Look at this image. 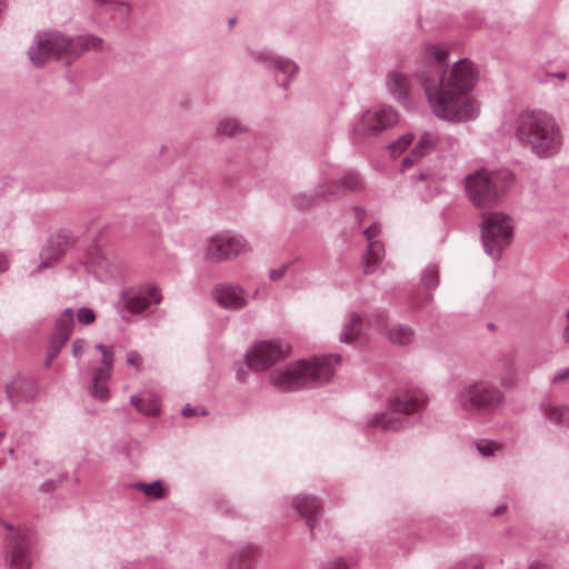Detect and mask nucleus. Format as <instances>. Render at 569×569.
I'll return each instance as SVG.
<instances>
[{"label": "nucleus", "instance_id": "nucleus-34", "mask_svg": "<svg viewBox=\"0 0 569 569\" xmlns=\"http://www.w3.org/2000/svg\"><path fill=\"white\" fill-rule=\"evenodd\" d=\"M26 382L20 378H14L6 386V396L11 407L14 408L19 401L18 391L23 388Z\"/></svg>", "mask_w": 569, "mask_h": 569}, {"label": "nucleus", "instance_id": "nucleus-33", "mask_svg": "<svg viewBox=\"0 0 569 569\" xmlns=\"http://www.w3.org/2000/svg\"><path fill=\"white\" fill-rule=\"evenodd\" d=\"M415 140L412 133L402 134L397 141L392 142L388 149L392 157L401 154Z\"/></svg>", "mask_w": 569, "mask_h": 569}, {"label": "nucleus", "instance_id": "nucleus-4", "mask_svg": "<svg viewBox=\"0 0 569 569\" xmlns=\"http://www.w3.org/2000/svg\"><path fill=\"white\" fill-rule=\"evenodd\" d=\"M102 39L96 36H79L67 38L58 32L36 34L28 50L31 63L41 67L50 59H60L63 56L78 57L88 50H101Z\"/></svg>", "mask_w": 569, "mask_h": 569}, {"label": "nucleus", "instance_id": "nucleus-37", "mask_svg": "<svg viewBox=\"0 0 569 569\" xmlns=\"http://www.w3.org/2000/svg\"><path fill=\"white\" fill-rule=\"evenodd\" d=\"M290 264H291L290 262H286V263H282L279 268L271 269L269 271L270 280L277 281V280H280L281 278H283L286 276V273L288 272Z\"/></svg>", "mask_w": 569, "mask_h": 569}, {"label": "nucleus", "instance_id": "nucleus-3", "mask_svg": "<svg viewBox=\"0 0 569 569\" xmlns=\"http://www.w3.org/2000/svg\"><path fill=\"white\" fill-rule=\"evenodd\" d=\"M340 356L329 355L313 362L299 360L274 369L269 375L270 383L280 391H293L329 381L340 363Z\"/></svg>", "mask_w": 569, "mask_h": 569}, {"label": "nucleus", "instance_id": "nucleus-17", "mask_svg": "<svg viewBox=\"0 0 569 569\" xmlns=\"http://www.w3.org/2000/svg\"><path fill=\"white\" fill-rule=\"evenodd\" d=\"M386 88L388 93L405 107L410 103L411 82L406 72L395 68L387 73Z\"/></svg>", "mask_w": 569, "mask_h": 569}, {"label": "nucleus", "instance_id": "nucleus-2", "mask_svg": "<svg viewBox=\"0 0 569 569\" xmlns=\"http://www.w3.org/2000/svg\"><path fill=\"white\" fill-rule=\"evenodd\" d=\"M515 138L539 158L557 154L563 143V134L558 121L541 110L520 112L513 122Z\"/></svg>", "mask_w": 569, "mask_h": 569}, {"label": "nucleus", "instance_id": "nucleus-40", "mask_svg": "<svg viewBox=\"0 0 569 569\" xmlns=\"http://www.w3.org/2000/svg\"><path fill=\"white\" fill-rule=\"evenodd\" d=\"M102 365L103 367L101 369H108L110 373L113 365V352L111 348L102 352Z\"/></svg>", "mask_w": 569, "mask_h": 569}, {"label": "nucleus", "instance_id": "nucleus-42", "mask_svg": "<svg viewBox=\"0 0 569 569\" xmlns=\"http://www.w3.org/2000/svg\"><path fill=\"white\" fill-rule=\"evenodd\" d=\"M553 383L569 382V367L559 370L552 378Z\"/></svg>", "mask_w": 569, "mask_h": 569}, {"label": "nucleus", "instance_id": "nucleus-8", "mask_svg": "<svg viewBox=\"0 0 569 569\" xmlns=\"http://www.w3.org/2000/svg\"><path fill=\"white\" fill-rule=\"evenodd\" d=\"M512 218L501 211L491 212L481 221V243L485 252L495 261L511 243L513 236Z\"/></svg>", "mask_w": 569, "mask_h": 569}, {"label": "nucleus", "instance_id": "nucleus-7", "mask_svg": "<svg viewBox=\"0 0 569 569\" xmlns=\"http://www.w3.org/2000/svg\"><path fill=\"white\" fill-rule=\"evenodd\" d=\"M428 397L421 389H410L399 392L389 400L388 408L381 413L373 415L367 421L369 428L381 427L386 431H396L405 426L406 417L426 407Z\"/></svg>", "mask_w": 569, "mask_h": 569}, {"label": "nucleus", "instance_id": "nucleus-35", "mask_svg": "<svg viewBox=\"0 0 569 569\" xmlns=\"http://www.w3.org/2000/svg\"><path fill=\"white\" fill-rule=\"evenodd\" d=\"M421 281L425 284V287L435 289L437 288L439 280H438V269L436 266H428L421 276Z\"/></svg>", "mask_w": 569, "mask_h": 569}, {"label": "nucleus", "instance_id": "nucleus-52", "mask_svg": "<svg viewBox=\"0 0 569 569\" xmlns=\"http://www.w3.org/2000/svg\"><path fill=\"white\" fill-rule=\"evenodd\" d=\"M240 569H250L249 562H244Z\"/></svg>", "mask_w": 569, "mask_h": 569}, {"label": "nucleus", "instance_id": "nucleus-10", "mask_svg": "<svg viewBox=\"0 0 569 569\" xmlns=\"http://www.w3.org/2000/svg\"><path fill=\"white\" fill-rule=\"evenodd\" d=\"M161 293L156 284L123 290L117 303L120 317L129 321L132 317L143 313L161 301Z\"/></svg>", "mask_w": 569, "mask_h": 569}, {"label": "nucleus", "instance_id": "nucleus-41", "mask_svg": "<svg viewBox=\"0 0 569 569\" xmlns=\"http://www.w3.org/2000/svg\"><path fill=\"white\" fill-rule=\"evenodd\" d=\"M87 342L83 339H76L72 343V355L80 358L83 355Z\"/></svg>", "mask_w": 569, "mask_h": 569}, {"label": "nucleus", "instance_id": "nucleus-51", "mask_svg": "<svg viewBox=\"0 0 569 569\" xmlns=\"http://www.w3.org/2000/svg\"><path fill=\"white\" fill-rule=\"evenodd\" d=\"M506 510V506H499L495 510V515H501Z\"/></svg>", "mask_w": 569, "mask_h": 569}, {"label": "nucleus", "instance_id": "nucleus-43", "mask_svg": "<svg viewBox=\"0 0 569 569\" xmlns=\"http://www.w3.org/2000/svg\"><path fill=\"white\" fill-rule=\"evenodd\" d=\"M436 178V173L431 172L429 169L420 170L418 174V179L420 181H431Z\"/></svg>", "mask_w": 569, "mask_h": 569}, {"label": "nucleus", "instance_id": "nucleus-44", "mask_svg": "<svg viewBox=\"0 0 569 569\" xmlns=\"http://www.w3.org/2000/svg\"><path fill=\"white\" fill-rule=\"evenodd\" d=\"M561 339L565 343L569 345V309L566 312V325L561 332Z\"/></svg>", "mask_w": 569, "mask_h": 569}, {"label": "nucleus", "instance_id": "nucleus-19", "mask_svg": "<svg viewBox=\"0 0 569 569\" xmlns=\"http://www.w3.org/2000/svg\"><path fill=\"white\" fill-rule=\"evenodd\" d=\"M69 243L68 234H52L47 246L40 252V264L39 267L31 271V273L39 272L42 268H48L52 263L57 262L61 254L66 251Z\"/></svg>", "mask_w": 569, "mask_h": 569}, {"label": "nucleus", "instance_id": "nucleus-50", "mask_svg": "<svg viewBox=\"0 0 569 569\" xmlns=\"http://www.w3.org/2000/svg\"><path fill=\"white\" fill-rule=\"evenodd\" d=\"M96 348H97L99 351H101V353H102V352H104V351H107L108 349H110L109 347H106V346H104V345H102V343H98V345L96 346Z\"/></svg>", "mask_w": 569, "mask_h": 569}, {"label": "nucleus", "instance_id": "nucleus-16", "mask_svg": "<svg viewBox=\"0 0 569 569\" xmlns=\"http://www.w3.org/2000/svg\"><path fill=\"white\" fill-rule=\"evenodd\" d=\"M379 231L380 227L378 224H372L363 231V236L369 242L367 251L362 258L363 272L367 274L373 273L379 268L383 258V244L378 240H375Z\"/></svg>", "mask_w": 569, "mask_h": 569}, {"label": "nucleus", "instance_id": "nucleus-49", "mask_svg": "<svg viewBox=\"0 0 569 569\" xmlns=\"http://www.w3.org/2000/svg\"><path fill=\"white\" fill-rule=\"evenodd\" d=\"M328 569H347L346 563L342 560H338L331 563Z\"/></svg>", "mask_w": 569, "mask_h": 569}, {"label": "nucleus", "instance_id": "nucleus-18", "mask_svg": "<svg viewBox=\"0 0 569 569\" xmlns=\"http://www.w3.org/2000/svg\"><path fill=\"white\" fill-rule=\"evenodd\" d=\"M438 142H440V134L438 132L423 131L410 154L402 160V170H407L412 167L415 161L433 152L437 149Z\"/></svg>", "mask_w": 569, "mask_h": 569}, {"label": "nucleus", "instance_id": "nucleus-46", "mask_svg": "<svg viewBox=\"0 0 569 569\" xmlns=\"http://www.w3.org/2000/svg\"><path fill=\"white\" fill-rule=\"evenodd\" d=\"M353 212H355L357 221L359 222V224H361L363 222V219H365V211H363V209H361L359 207H356V208H353Z\"/></svg>", "mask_w": 569, "mask_h": 569}, {"label": "nucleus", "instance_id": "nucleus-31", "mask_svg": "<svg viewBox=\"0 0 569 569\" xmlns=\"http://www.w3.org/2000/svg\"><path fill=\"white\" fill-rule=\"evenodd\" d=\"M102 8L119 19L128 18L131 7L126 0H108Z\"/></svg>", "mask_w": 569, "mask_h": 569}, {"label": "nucleus", "instance_id": "nucleus-29", "mask_svg": "<svg viewBox=\"0 0 569 569\" xmlns=\"http://www.w3.org/2000/svg\"><path fill=\"white\" fill-rule=\"evenodd\" d=\"M246 131V127L237 118L227 117L219 121L217 132L221 136L233 137Z\"/></svg>", "mask_w": 569, "mask_h": 569}, {"label": "nucleus", "instance_id": "nucleus-53", "mask_svg": "<svg viewBox=\"0 0 569 569\" xmlns=\"http://www.w3.org/2000/svg\"><path fill=\"white\" fill-rule=\"evenodd\" d=\"M558 77H559V78H561V79H563V78L566 77V74H565V72H559V73H558Z\"/></svg>", "mask_w": 569, "mask_h": 569}, {"label": "nucleus", "instance_id": "nucleus-20", "mask_svg": "<svg viewBox=\"0 0 569 569\" xmlns=\"http://www.w3.org/2000/svg\"><path fill=\"white\" fill-rule=\"evenodd\" d=\"M256 59L258 61L266 62L277 73H282L286 77H288V79L284 80L282 83L284 88L288 86L290 78L296 76L299 70V67L295 61L283 57L272 56L268 52L257 53Z\"/></svg>", "mask_w": 569, "mask_h": 569}, {"label": "nucleus", "instance_id": "nucleus-48", "mask_svg": "<svg viewBox=\"0 0 569 569\" xmlns=\"http://www.w3.org/2000/svg\"><path fill=\"white\" fill-rule=\"evenodd\" d=\"M246 376H247V371L246 369H243L242 366H240L238 369H237V373H236V377L239 381H243L246 379Z\"/></svg>", "mask_w": 569, "mask_h": 569}, {"label": "nucleus", "instance_id": "nucleus-45", "mask_svg": "<svg viewBox=\"0 0 569 569\" xmlns=\"http://www.w3.org/2000/svg\"><path fill=\"white\" fill-rule=\"evenodd\" d=\"M198 412H197V409L191 407L190 405H187L183 407L182 409V416L183 417H193L196 416Z\"/></svg>", "mask_w": 569, "mask_h": 569}, {"label": "nucleus", "instance_id": "nucleus-39", "mask_svg": "<svg viewBox=\"0 0 569 569\" xmlns=\"http://www.w3.org/2000/svg\"><path fill=\"white\" fill-rule=\"evenodd\" d=\"M127 365L132 367H140L142 365V356L137 351H130L127 355Z\"/></svg>", "mask_w": 569, "mask_h": 569}, {"label": "nucleus", "instance_id": "nucleus-36", "mask_svg": "<svg viewBox=\"0 0 569 569\" xmlns=\"http://www.w3.org/2000/svg\"><path fill=\"white\" fill-rule=\"evenodd\" d=\"M77 319L80 323L82 325H90L96 319V313L92 309L90 308H87V307H81L78 311H77Z\"/></svg>", "mask_w": 569, "mask_h": 569}, {"label": "nucleus", "instance_id": "nucleus-30", "mask_svg": "<svg viewBox=\"0 0 569 569\" xmlns=\"http://www.w3.org/2000/svg\"><path fill=\"white\" fill-rule=\"evenodd\" d=\"M295 509L300 513L302 518H305L309 523H311L320 512V506L318 500H296Z\"/></svg>", "mask_w": 569, "mask_h": 569}, {"label": "nucleus", "instance_id": "nucleus-28", "mask_svg": "<svg viewBox=\"0 0 569 569\" xmlns=\"http://www.w3.org/2000/svg\"><path fill=\"white\" fill-rule=\"evenodd\" d=\"M340 196L357 192L363 187V181L358 172L349 171L338 179Z\"/></svg>", "mask_w": 569, "mask_h": 569}, {"label": "nucleus", "instance_id": "nucleus-15", "mask_svg": "<svg viewBox=\"0 0 569 569\" xmlns=\"http://www.w3.org/2000/svg\"><path fill=\"white\" fill-rule=\"evenodd\" d=\"M212 296L219 306L228 310H239L248 303V293L241 286L234 283L217 284Z\"/></svg>", "mask_w": 569, "mask_h": 569}, {"label": "nucleus", "instance_id": "nucleus-22", "mask_svg": "<svg viewBox=\"0 0 569 569\" xmlns=\"http://www.w3.org/2000/svg\"><path fill=\"white\" fill-rule=\"evenodd\" d=\"M340 197V186L339 181L331 179H323L315 190V194L310 196L307 203L302 204L303 207L312 206L317 199H332Z\"/></svg>", "mask_w": 569, "mask_h": 569}, {"label": "nucleus", "instance_id": "nucleus-26", "mask_svg": "<svg viewBox=\"0 0 569 569\" xmlns=\"http://www.w3.org/2000/svg\"><path fill=\"white\" fill-rule=\"evenodd\" d=\"M388 340L396 346H409L415 339V331L408 325H396L387 333Z\"/></svg>", "mask_w": 569, "mask_h": 569}, {"label": "nucleus", "instance_id": "nucleus-24", "mask_svg": "<svg viewBox=\"0 0 569 569\" xmlns=\"http://www.w3.org/2000/svg\"><path fill=\"white\" fill-rule=\"evenodd\" d=\"M362 330V322L358 313L351 312L347 322L343 325L340 341L343 343H353L360 336Z\"/></svg>", "mask_w": 569, "mask_h": 569}, {"label": "nucleus", "instance_id": "nucleus-47", "mask_svg": "<svg viewBox=\"0 0 569 569\" xmlns=\"http://www.w3.org/2000/svg\"><path fill=\"white\" fill-rule=\"evenodd\" d=\"M8 269V259L3 253H0V273Z\"/></svg>", "mask_w": 569, "mask_h": 569}, {"label": "nucleus", "instance_id": "nucleus-32", "mask_svg": "<svg viewBox=\"0 0 569 569\" xmlns=\"http://www.w3.org/2000/svg\"><path fill=\"white\" fill-rule=\"evenodd\" d=\"M475 447L479 455L485 458L495 457L496 455L502 451V447L500 443L488 439H481L477 441Z\"/></svg>", "mask_w": 569, "mask_h": 569}, {"label": "nucleus", "instance_id": "nucleus-23", "mask_svg": "<svg viewBox=\"0 0 569 569\" xmlns=\"http://www.w3.org/2000/svg\"><path fill=\"white\" fill-rule=\"evenodd\" d=\"M124 488L127 489V493H130L133 489H139L148 498H163L170 493L161 480H154L151 483L137 481L126 485Z\"/></svg>", "mask_w": 569, "mask_h": 569}, {"label": "nucleus", "instance_id": "nucleus-9", "mask_svg": "<svg viewBox=\"0 0 569 569\" xmlns=\"http://www.w3.org/2000/svg\"><path fill=\"white\" fill-rule=\"evenodd\" d=\"M250 250V243L243 236L226 231L207 239L203 247V259L210 263H218L236 259Z\"/></svg>", "mask_w": 569, "mask_h": 569}, {"label": "nucleus", "instance_id": "nucleus-14", "mask_svg": "<svg viewBox=\"0 0 569 569\" xmlns=\"http://www.w3.org/2000/svg\"><path fill=\"white\" fill-rule=\"evenodd\" d=\"M74 325V312L71 308H66L57 318L54 328L50 338V346L46 367L59 355L62 347L69 340Z\"/></svg>", "mask_w": 569, "mask_h": 569}, {"label": "nucleus", "instance_id": "nucleus-5", "mask_svg": "<svg viewBox=\"0 0 569 569\" xmlns=\"http://www.w3.org/2000/svg\"><path fill=\"white\" fill-rule=\"evenodd\" d=\"M505 395L493 382L487 380L465 381L455 393L458 409L470 418H488L503 403Z\"/></svg>", "mask_w": 569, "mask_h": 569}, {"label": "nucleus", "instance_id": "nucleus-6", "mask_svg": "<svg viewBox=\"0 0 569 569\" xmlns=\"http://www.w3.org/2000/svg\"><path fill=\"white\" fill-rule=\"evenodd\" d=\"M513 183V176L508 171L478 169L468 173L463 186L468 199L478 209L497 206Z\"/></svg>", "mask_w": 569, "mask_h": 569}, {"label": "nucleus", "instance_id": "nucleus-12", "mask_svg": "<svg viewBox=\"0 0 569 569\" xmlns=\"http://www.w3.org/2000/svg\"><path fill=\"white\" fill-rule=\"evenodd\" d=\"M289 353L288 346L279 340H261L252 345L244 353L243 361L248 369L254 371L267 370Z\"/></svg>", "mask_w": 569, "mask_h": 569}, {"label": "nucleus", "instance_id": "nucleus-13", "mask_svg": "<svg viewBox=\"0 0 569 569\" xmlns=\"http://www.w3.org/2000/svg\"><path fill=\"white\" fill-rule=\"evenodd\" d=\"M7 529L10 531L6 548L8 569H31L32 557L27 530L11 525H7Z\"/></svg>", "mask_w": 569, "mask_h": 569}, {"label": "nucleus", "instance_id": "nucleus-21", "mask_svg": "<svg viewBox=\"0 0 569 569\" xmlns=\"http://www.w3.org/2000/svg\"><path fill=\"white\" fill-rule=\"evenodd\" d=\"M130 402L139 412L146 416H156L160 412V400L153 392L144 391L133 395Z\"/></svg>", "mask_w": 569, "mask_h": 569}, {"label": "nucleus", "instance_id": "nucleus-1", "mask_svg": "<svg viewBox=\"0 0 569 569\" xmlns=\"http://www.w3.org/2000/svg\"><path fill=\"white\" fill-rule=\"evenodd\" d=\"M449 52L440 47L427 44L421 52L422 62L430 70L419 77L420 84L432 113L440 119L460 122L476 117L478 107L467 97L478 79L475 64L468 59L453 63L449 71H442V63Z\"/></svg>", "mask_w": 569, "mask_h": 569}, {"label": "nucleus", "instance_id": "nucleus-11", "mask_svg": "<svg viewBox=\"0 0 569 569\" xmlns=\"http://www.w3.org/2000/svg\"><path fill=\"white\" fill-rule=\"evenodd\" d=\"M399 122V114L390 106L377 104L366 110L353 124V132L360 137L377 136L393 128Z\"/></svg>", "mask_w": 569, "mask_h": 569}, {"label": "nucleus", "instance_id": "nucleus-38", "mask_svg": "<svg viewBox=\"0 0 569 569\" xmlns=\"http://www.w3.org/2000/svg\"><path fill=\"white\" fill-rule=\"evenodd\" d=\"M439 148H445L449 150H455L458 147V140L451 136H441L440 134V142H438Z\"/></svg>", "mask_w": 569, "mask_h": 569}, {"label": "nucleus", "instance_id": "nucleus-25", "mask_svg": "<svg viewBox=\"0 0 569 569\" xmlns=\"http://www.w3.org/2000/svg\"><path fill=\"white\" fill-rule=\"evenodd\" d=\"M541 411L546 419L559 423L569 425V407L565 405H557L551 401L541 405Z\"/></svg>", "mask_w": 569, "mask_h": 569}, {"label": "nucleus", "instance_id": "nucleus-27", "mask_svg": "<svg viewBox=\"0 0 569 569\" xmlns=\"http://www.w3.org/2000/svg\"><path fill=\"white\" fill-rule=\"evenodd\" d=\"M110 376L108 372V369H97L94 371L93 378H92V386H91V395L101 400L104 401L109 397V388H108V380Z\"/></svg>", "mask_w": 569, "mask_h": 569}]
</instances>
